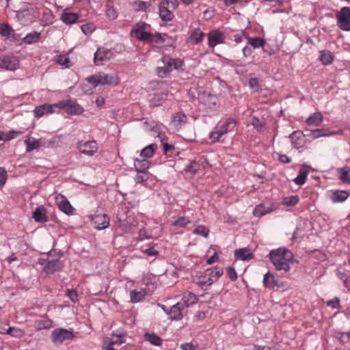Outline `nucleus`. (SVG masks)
<instances>
[{
    "mask_svg": "<svg viewBox=\"0 0 350 350\" xmlns=\"http://www.w3.org/2000/svg\"><path fill=\"white\" fill-rule=\"evenodd\" d=\"M172 70L167 66V64H163V66H159L157 68V75L159 77L163 78L167 77Z\"/></svg>",
    "mask_w": 350,
    "mask_h": 350,
    "instance_id": "603ef678",
    "label": "nucleus"
},
{
    "mask_svg": "<svg viewBox=\"0 0 350 350\" xmlns=\"http://www.w3.org/2000/svg\"><path fill=\"white\" fill-rule=\"evenodd\" d=\"M216 126L226 135L234 129L237 126V122L234 118H228L223 122H219Z\"/></svg>",
    "mask_w": 350,
    "mask_h": 350,
    "instance_id": "4be33fe9",
    "label": "nucleus"
},
{
    "mask_svg": "<svg viewBox=\"0 0 350 350\" xmlns=\"http://www.w3.org/2000/svg\"><path fill=\"white\" fill-rule=\"evenodd\" d=\"M262 282L264 286L268 288L273 289L275 288L280 287V286L278 284V280H277L275 275L271 273V272H267L264 275Z\"/></svg>",
    "mask_w": 350,
    "mask_h": 350,
    "instance_id": "b1692460",
    "label": "nucleus"
},
{
    "mask_svg": "<svg viewBox=\"0 0 350 350\" xmlns=\"http://www.w3.org/2000/svg\"><path fill=\"white\" fill-rule=\"evenodd\" d=\"M234 256L237 259L242 260H249L253 258V254L247 248H241L234 252Z\"/></svg>",
    "mask_w": 350,
    "mask_h": 350,
    "instance_id": "f704fd0d",
    "label": "nucleus"
},
{
    "mask_svg": "<svg viewBox=\"0 0 350 350\" xmlns=\"http://www.w3.org/2000/svg\"><path fill=\"white\" fill-rule=\"evenodd\" d=\"M337 24L338 27L346 31H350V8L343 7L336 14Z\"/></svg>",
    "mask_w": 350,
    "mask_h": 350,
    "instance_id": "9b49d317",
    "label": "nucleus"
},
{
    "mask_svg": "<svg viewBox=\"0 0 350 350\" xmlns=\"http://www.w3.org/2000/svg\"><path fill=\"white\" fill-rule=\"evenodd\" d=\"M158 133L157 137L159 138L161 142V146L163 148V152L165 154H167L171 150H174V146L168 142L169 139L165 133L159 131L157 125L154 126V133Z\"/></svg>",
    "mask_w": 350,
    "mask_h": 350,
    "instance_id": "aec40b11",
    "label": "nucleus"
},
{
    "mask_svg": "<svg viewBox=\"0 0 350 350\" xmlns=\"http://www.w3.org/2000/svg\"><path fill=\"white\" fill-rule=\"evenodd\" d=\"M55 62L59 65L69 67L70 60L66 55H58L56 57Z\"/></svg>",
    "mask_w": 350,
    "mask_h": 350,
    "instance_id": "4d7b16f0",
    "label": "nucleus"
},
{
    "mask_svg": "<svg viewBox=\"0 0 350 350\" xmlns=\"http://www.w3.org/2000/svg\"><path fill=\"white\" fill-rule=\"evenodd\" d=\"M106 14L110 20H114L117 18V12L112 6H107Z\"/></svg>",
    "mask_w": 350,
    "mask_h": 350,
    "instance_id": "13d9d810",
    "label": "nucleus"
},
{
    "mask_svg": "<svg viewBox=\"0 0 350 350\" xmlns=\"http://www.w3.org/2000/svg\"><path fill=\"white\" fill-rule=\"evenodd\" d=\"M7 172L3 167H0V188H1L6 183Z\"/></svg>",
    "mask_w": 350,
    "mask_h": 350,
    "instance_id": "e2e57ef3",
    "label": "nucleus"
},
{
    "mask_svg": "<svg viewBox=\"0 0 350 350\" xmlns=\"http://www.w3.org/2000/svg\"><path fill=\"white\" fill-rule=\"evenodd\" d=\"M12 28L7 24H0V34L3 36H9L12 31Z\"/></svg>",
    "mask_w": 350,
    "mask_h": 350,
    "instance_id": "6e6d98bb",
    "label": "nucleus"
},
{
    "mask_svg": "<svg viewBox=\"0 0 350 350\" xmlns=\"http://www.w3.org/2000/svg\"><path fill=\"white\" fill-rule=\"evenodd\" d=\"M187 121V116L182 112H177L172 115L171 124L176 129H179L186 124Z\"/></svg>",
    "mask_w": 350,
    "mask_h": 350,
    "instance_id": "393cba45",
    "label": "nucleus"
},
{
    "mask_svg": "<svg viewBox=\"0 0 350 350\" xmlns=\"http://www.w3.org/2000/svg\"><path fill=\"white\" fill-rule=\"evenodd\" d=\"M58 208L68 215H72L75 213V208L70 204L68 199L63 195L59 194L55 198Z\"/></svg>",
    "mask_w": 350,
    "mask_h": 350,
    "instance_id": "dca6fc26",
    "label": "nucleus"
},
{
    "mask_svg": "<svg viewBox=\"0 0 350 350\" xmlns=\"http://www.w3.org/2000/svg\"><path fill=\"white\" fill-rule=\"evenodd\" d=\"M223 273V269L219 267L208 269L200 275L196 276L194 282L202 288H206L216 282Z\"/></svg>",
    "mask_w": 350,
    "mask_h": 350,
    "instance_id": "f03ea898",
    "label": "nucleus"
},
{
    "mask_svg": "<svg viewBox=\"0 0 350 350\" xmlns=\"http://www.w3.org/2000/svg\"><path fill=\"white\" fill-rule=\"evenodd\" d=\"M5 334H9L15 338H22L25 332L21 329L10 327L5 330Z\"/></svg>",
    "mask_w": 350,
    "mask_h": 350,
    "instance_id": "de8ad7c7",
    "label": "nucleus"
},
{
    "mask_svg": "<svg viewBox=\"0 0 350 350\" xmlns=\"http://www.w3.org/2000/svg\"><path fill=\"white\" fill-rule=\"evenodd\" d=\"M198 299L196 295L191 292H186L183 294L182 298V303L187 309L189 306L193 305L197 301Z\"/></svg>",
    "mask_w": 350,
    "mask_h": 350,
    "instance_id": "72a5a7b5",
    "label": "nucleus"
},
{
    "mask_svg": "<svg viewBox=\"0 0 350 350\" xmlns=\"http://www.w3.org/2000/svg\"><path fill=\"white\" fill-rule=\"evenodd\" d=\"M323 121V116L321 112H315L310 115L306 120V123L308 126H319Z\"/></svg>",
    "mask_w": 350,
    "mask_h": 350,
    "instance_id": "c756f323",
    "label": "nucleus"
},
{
    "mask_svg": "<svg viewBox=\"0 0 350 350\" xmlns=\"http://www.w3.org/2000/svg\"><path fill=\"white\" fill-rule=\"evenodd\" d=\"M79 18L77 13L71 12L68 9H64L61 15V20L66 25H70L76 23Z\"/></svg>",
    "mask_w": 350,
    "mask_h": 350,
    "instance_id": "5701e85b",
    "label": "nucleus"
},
{
    "mask_svg": "<svg viewBox=\"0 0 350 350\" xmlns=\"http://www.w3.org/2000/svg\"><path fill=\"white\" fill-rule=\"evenodd\" d=\"M247 43L254 49L262 47L266 43L264 39L258 37H247Z\"/></svg>",
    "mask_w": 350,
    "mask_h": 350,
    "instance_id": "c03bdc74",
    "label": "nucleus"
},
{
    "mask_svg": "<svg viewBox=\"0 0 350 350\" xmlns=\"http://www.w3.org/2000/svg\"><path fill=\"white\" fill-rule=\"evenodd\" d=\"M162 62L163 64H167L170 70H172L173 68L178 69L183 66V61L180 59H172L168 56H163L162 57Z\"/></svg>",
    "mask_w": 350,
    "mask_h": 350,
    "instance_id": "2f4dec72",
    "label": "nucleus"
},
{
    "mask_svg": "<svg viewBox=\"0 0 350 350\" xmlns=\"http://www.w3.org/2000/svg\"><path fill=\"white\" fill-rule=\"evenodd\" d=\"M66 295L72 302L75 303L78 301V293L76 290H68Z\"/></svg>",
    "mask_w": 350,
    "mask_h": 350,
    "instance_id": "0e129e2a",
    "label": "nucleus"
},
{
    "mask_svg": "<svg viewBox=\"0 0 350 350\" xmlns=\"http://www.w3.org/2000/svg\"><path fill=\"white\" fill-rule=\"evenodd\" d=\"M75 337V334L72 330L64 328L55 329L51 333L52 341L56 345L62 344L68 340H72Z\"/></svg>",
    "mask_w": 350,
    "mask_h": 350,
    "instance_id": "1a4fd4ad",
    "label": "nucleus"
},
{
    "mask_svg": "<svg viewBox=\"0 0 350 350\" xmlns=\"http://www.w3.org/2000/svg\"><path fill=\"white\" fill-rule=\"evenodd\" d=\"M150 164V161L146 159H137L134 162L135 167L137 172H147Z\"/></svg>",
    "mask_w": 350,
    "mask_h": 350,
    "instance_id": "58836bf2",
    "label": "nucleus"
},
{
    "mask_svg": "<svg viewBox=\"0 0 350 350\" xmlns=\"http://www.w3.org/2000/svg\"><path fill=\"white\" fill-rule=\"evenodd\" d=\"M39 262L43 265L44 271L48 274H51L56 271H59L64 267L62 262L59 258H52V252H49V254L47 255L46 260L44 258H40Z\"/></svg>",
    "mask_w": 350,
    "mask_h": 350,
    "instance_id": "39448f33",
    "label": "nucleus"
},
{
    "mask_svg": "<svg viewBox=\"0 0 350 350\" xmlns=\"http://www.w3.org/2000/svg\"><path fill=\"white\" fill-rule=\"evenodd\" d=\"M191 223V221L189 217L185 216H178L177 217H173V220L171 221V226L174 227L176 230L185 228L188 224Z\"/></svg>",
    "mask_w": 350,
    "mask_h": 350,
    "instance_id": "c85d7f7f",
    "label": "nucleus"
},
{
    "mask_svg": "<svg viewBox=\"0 0 350 350\" xmlns=\"http://www.w3.org/2000/svg\"><path fill=\"white\" fill-rule=\"evenodd\" d=\"M319 59L324 65H329L334 61V56L332 53L327 50L321 51Z\"/></svg>",
    "mask_w": 350,
    "mask_h": 350,
    "instance_id": "79ce46f5",
    "label": "nucleus"
},
{
    "mask_svg": "<svg viewBox=\"0 0 350 350\" xmlns=\"http://www.w3.org/2000/svg\"><path fill=\"white\" fill-rule=\"evenodd\" d=\"M113 56L112 49L98 47L94 55V63L96 66L103 65L105 62L110 60Z\"/></svg>",
    "mask_w": 350,
    "mask_h": 350,
    "instance_id": "ddd939ff",
    "label": "nucleus"
},
{
    "mask_svg": "<svg viewBox=\"0 0 350 350\" xmlns=\"http://www.w3.org/2000/svg\"><path fill=\"white\" fill-rule=\"evenodd\" d=\"M308 175V170L305 167H301L294 182L298 185H302L306 183Z\"/></svg>",
    "mask_w": 350,
    "mask_h": 350,
    "instance_id": "a19ab883",
    "label": "nucleus"
},
{
    "mask_svg": "<svg viewBox=\"0 0 350 350\" xmlns=\"http://www.w3.org/2000/svg\"><path fill=\"white\" fill-rule=\"evenodd\" d=\"M92 221L98 230L107 228L109 225V218L106 214H98L92 217Z\"/></svg>",
    "mask_w": 350,
    "mask_h": 350,
    "instance_id": "412c9836",
    "label": "nucleus"
},
{
    "mask_svg": "<svg viewBox=\"0 0 350 350\" xmlns=\"http://www.w3.org/2000/svg\"><path fill=\"white\" fill-rule=\"evenodd\" d=\"M81 29L84 34L88 35L91 34L96 29V27L94 24L90 23L82 25L81 26Z\"/></svg>",
    "mask_w": 350,
    "mask_h": 350,
    "instance_id": "864d4df0",
    "label": "nucleus"
},
{
    "mask_svg": "<svg viewBox=\"0 0 350 350\" xmlns=\"http://www.w3.org/2000/svg\"><path fill=\"white\" fill-rule=\"evenodd\" d=\"M251 124L254 126L255 129L258 131L260 132L265 128V124L263 121H261L257 117H253L251 120Z\"/></svg>",
    "mask_w": 350,
    "mask_h": 350,
    "instance_id": "3c124183",
    "label": "nucleus"
},
{
    "mask_svg": "<svg viewBox=\"0 0 350 350\" xmlns=\"http://www.w3.org/2000/svg\"><path fill=\"white\" fill-rule=\"evenodd\" d=\"M306 132H309V133L306 134L305 135L308 136L312 139H317L321 137H326L332 135H335L336 132H329L326 129H315V130H306Z\"/></svg>",
    "mask_w": 350,
    "mask_h": 350,
    "instance_id": "7c9ffc66",
    "label": "nucleus"
},
{
    "mask_svg": "<svg viewBox=\"0 0 350 350\" xmlns=\"http://www.w3.org/2000/svg\"><path fill=\"white\" fill-rule=\"evenodd\" d=\"M209 232V229L204 225L198 226L193 230V234L201 235L205 238L208 237Z\"/></svg>",
    "mask_w": 350,
    "mask_h": 350,
    "instance_id": "09e8293b",
    "label": "nucleus"
},
{
    "mask_svg": "<svg viewBox=\"0 0 350 350\" xmlns=\"http://www.w3.org/2000/svg\"><path fill=\"white\" fill-rule=\"evenodd\" d=\"M205 36V33L200 28H194L191 30L186 42L191 45H197L203 41Z\"/></svg>",
    "mask_w": 350,
    "mask_h": 350,
    "instance_id": "a211bd4d",
    "label": "nucleus"
},
{
    "mask_svg": "<svg viewBox=\"0 0 350 350\" xmlns=\"http://www.w3.org/2000/svg\"><path fill=\"white\" fill-rule=\"evenodd\" d=\"M180 348L182 350H196V346L191 342H187L180 345Z\"/></svg>",
    "mask_w": 350,
    "mask_h": 350,
    "instance_id": "774afa93",
    "label": "nucleus"
},
{
    "mask_svg": "<svg viewBox=\"0 0 350 350\" xmlns=\"http://www.w3.org/2000/svg\"><path fill=\"white\" fill-rule=\"evenodd\" d=\"M39 16V12L36 7L20 10L16 13V17L23 25H29L32 23Z\"/></svg>",
    "mask_w": 350,
    "mask_h": 350,
    "instance_id": "423d86ee",
    "label": "nucleus"
},
{
    "mask_svg": "<svg viewBox=\"0 0 350 350\" xmlns=\"http://www.w3.org/2000/svg\"><path fill=\"white\" fill-rule=\"evenodd\" d=\"M131 5L135 12H145L148 8L151 6V3L136 0L131 3Z\"/></svg>",
    "mask_w": 350,
    "mask_h": 350,
    "instance_id": "c9c22d12",
    "label": "nucleus"
},
{
    "mask_svg": "<svg viewBox=\"0 0 350 350\" xmlns=\"http://www.w3.org/2000/svg\"><path fill=\"white\" fill-rule=\"evenodd\" d=\"M150 25L144 22L137 23L131 31V36L142 41H148L152 37Z\"/></svg>",
    "mask_w": 350,
    "mask_h": 350,
    "instance_id": "0eeeda50",
    "label": "nucleus"
},
{
    "mask_svg": "<svg viewBox=\"0 0 350 350\" xmlns=\"http://www.w3.org/2000/svg\"><path fill=\"white\" fill-rule=\"evenodd\" d=\"M350 168L348 166H345L337 170V173L339 179L345 183L350 185Z\"/></svg>",
    "mask_w": 350,
    "mask_h": 350,
    "instance_id": "e433bc0d",
    "label": "nucleus"
},
{
    "mask_svg": "<svg viewBox=\"0 0 350 350\" xmlns=\"http://www.w3.org/2000/svg\"><path fill=\"white\" fill-rule=\"evenodd\" d=\"M273 209L274 208L272 204H260L254 208L253 215L256 217H260L271 213Z\"/></svg>",
    "mask_w": 350,
    "mask_h": 350,
    "instance_id": "a878e982",
    "label": "nucleus"
},
{
    "mask_svg": "<svg viewBox=\"0 0 350 350\" xmlns=\"http://www.w3.org/2000/svg\"><path fill=\"white\" fill-rule=\"evenodd\" d=\"M146 295V292L144 291H137L136 290H133L130 293L131 301L133 303H137L142 300Z\"/></svg>",
    "mask_w": 350,
    "mask_h": 350,
    "instance_id": "49530a36",
    "label": "nucleus"
},
{
    "mask_svg": "<svg viewBox=\"0 0 350 350\" xmlns=\"http://www.w3.org/2000/svg\"><path fill=\"white\" fill-rule=\"evenodd\" d=\"M57 109H65L70 116H79L83 113L84 109L75 100H62L56 103Z\"/></svg>",
    "mask_w": 350,
    "mask_h": 350,
    "instance_id": "20e7f679",
    "label": "nucleus"
},
{
    "mask_svg": "<svg viewBox=\"0 0 350 350\" xmlns=\"http://www.w3.org/2000/svg\"><path fill=\"white\" fill-rule=\"evenodd\" d=\"M211 250H214V252H213V254L206 260L207 265H212L214 262H217L219 260V256H218L217 252L214 248V246H213V245L211 246V247L209 248V250H208L207 252L210 253Z\"/></svg>",
    "mask_w": 350,
    "mask_h": 350,
    "instance_id": "5fc2aeb1",
    "label": "nucleus"
},
{
    "mask_svg": "<svg viewBox=\"0 0 350 350\" xmlns=\"http://www.w3.org/2000/svg\"><path fill=\"white\" fill-rule=\"evenodd\" d=\"M208 45L210 48L213 49L219 44H224L225 42L224 33L219 29L211 31L208 35Z\"/></svg>",
    "mask_w": 350,
    "mask_h": 350,
    "instance_id": "2eb2a0df",
    "label": "nucleus"
},
{
    "mask_svg": "<svg viewBox=\"0 0 350 350\" xmlns=\"http://www.w3.org/2000/svg\"><path fill=\"white\" fill-rule=\"evenodd\" d=\"M299 201L298 196H286L282 198L281 204L286 206H294L299 203Z\"/></svg>",
    "mask_w": 350,
    "mask_h": 350,
    "instance_id": "37998d69",
    "label": "nucleus"
},
{
    "mask_svg": "<svg viewBox=\"0 0 350 350\" xmlns=\"http://www.w3.org/2000/svg\"><path fill=\"white\" fill-rule=\"evenodd\" d=\"M33 327L37 330L47 329L52 327V321L46 315L33 321Z\"/></svg>",
    "mask_w": 350,
    "mask_h": 350,
    "instance_id": "bb28decb",
    "label": "nucleus"
},
{
    "mask_svg": "<svg viewBox=\"0 0 350 350\" xmlns=\"http://www.w3.org/2000/svg\"><path fill=\"white\" fill-rule=\"evenodd\" d=\"M159 2V14L161 19L164 22L172 21L174 17L171 8H174L175 5L174 2L169 0H157Z\"/></svg>",
    "mask_w": 350,
    "mask_h": 350,
    "instance_id": "6e6552de",
    "label": "nucleus"
},
{
    "mask_svg": "<svg viewBox=\"0 0 350 350\" xmlns=\"http://www.w3.org/2000/svg\"><path fill=\"white\" fill-rule=\"evenodd\" d=\"M167 38V34L161 35L160 33H154V43L158 44V47H161L159 44H163Z\"/></svg>",
    "mask_w": 350,
    "mask_h": 350,
    "instance_id": "052dcab7",
    "label": "nucleus"
},
{
    "mask_svg": "<svg viewBox=\"0 0 350 350\" xmlns=\"http://www.w3.org/2000/svg\"><path fill=\"white\" fill-rule=\"evenodd\" d=\"M327 305L332 308H338L340 307V300L336 297L332 300H329L327 302Z\"/></svg>",
    "mask_w": 350,
    "mask_h": 350,
    "instance_id": "338daca9",
    "label": "nucleus"
},
{
    "mask_svg": "<svg viewBox=\"0 0 350 350\" xmlns=\"http://www.w3.org/2000/svg\"><path fill=\"white\" fill-rule=\"evenodd\" d=\"M224 135L223 132L216 126L215 129L209 133V139L212 143L224 142V139H222Z\"/></svg>",
    "mask_w": 350,
    "mask_h": 350,
    "instance_id": "ea45409f",
    "label": "nucleus"
},
{
    "mask_svg": "<svg viewBox=\"0 0 350 350\" xmlns=\"http://www.w3.org/2000/svg\"><path fill=\"white\" fill-rule=\"evenodd\" d=\"M87 81H88V83H91L94 87L98 85H116L120 83V80L117 75H110L104 72H100L96 75H91L88 77Z\"/></svg>",
    "mask_w": 350,
    "mask_h": 350,
    "instance_id": "7ed1b4c3",
    "label": "nucleus"
},
{
    "mask_svg": "<svg viewBox=\"0 0 350 350\" xmlns=\"http://www.w3.org/2000/svg\"><path fill=\"white\" fill-rule=\"evenodd\" d=\"M19 60L15 56H0V68L6 70H15L19 67Z\"/></svg>",
    "mask_w": 350,
    "mask_h": 350,
    "instance_id": "4468645a",
    "label": "nucleus"
},
{
    "mask_svg": "<svg viewBox=\"0 0 350 350\" xmlns=\"http://www.w3.org/2000/svg\"><path fill=\"white\" fill-rule=\"evenodd\" d=\"M349 193L346 191H336L331 196V200L334 203L342 202L347 199Z\"/></svg>",
    "mask_w": 350,
    "mask_h": 350,
    "instance_id": "4c0bfd02",
    "label": "nucleus"
},
{
    "mask_svg": "<svg viewBox=\"0 0 350 350\" xmlns=\"http://www.w3.org/2000/svg\"><path fill=\"white\" fill-rule=\"evenodd\" d=\"M26 145V152H29L33 150L38 149L40 147H53L55 141L46 140L44 138H29L25 140Z\"/></svg>",
    "mask_w": 350,
    "mask_h": 350,
    "instance_id": "9d476101",
    "label": "nucleus"
},
{
    "mask_svg": "<svg viewBox=\"0 0 350 350\" xmlns=\"http://www.w3.org/2000/svg\"><path fill=\"white\" fill-rule=\"evenodd\" d=\"M41 39V33L38 31H32L23 38V41L26 44H32L38 42Z\"/></svg>",
    "mask_w": 350,
    "mask_h": 350,
    "instance_id": "473e14b6",
    "label": "nucleus"
},
{
    "mask_svg": "<svg viewBox=\"0 0 350 350\" xmlns=\"http://www.w3.org/2000/svg\"><path fill=\"white\" fill-rule=\"evenodd\" d=\"M32 217L40 223L47 221L46 209L43 206H40L33 212Z\"/></svg>",
    "mask_w": 350,
    "mask_h": 350,
    "instance_id": "cd10ccee",
    "label": "nucleus"
},
{
    "mask_svg": "<svg viewBox=\"0 0 350 350\" xmlns=\"http://www.w3.org/2000/svg\"><path fill=\"white\" fill-rule=\"evenodd\" d=\"M78 148L81 152L88 156L94 155L98 150V144L94 140L81 142Z\"/></svg>",
    "mask_w": 350,
    "mask_h": 350,
    "instance_id": "f3484780",
    "label": "nucleus"
},
{
    "mask_svg": "<svg viewBox=\"0 0 350 350\" xmlns=\"http://www.w3.org/2000/svg\"><path fill=\"white\" fill-rule=\"evenodd\" d=\"M248 84L250 88L254 90L256 92H258L260 90L258 80L256 78L250 79Z\"/></svg>",
    "mask_w": 350,
    "mask_h": 350,
    "instance_id": "bf43d9fd",
    "label": "nucleus"
},
{
    "mask_svg": "<svg viewBox=\"0 0 350 350\" xmlns=\"http://www.w3.org/2000/svg\"><path fill=\"white\" fill-rule=\"evenodd\" d=\"M157 306L163 309L165 312H166L170 316V319L174 320L181 319L184 314L186 312V308H185L182 302H178L174 306H172L169 311L167 310L166 306L163 304H158Z\"/></svg>",
    "mask_w": 350,
    "mask_h": 350,
    "instance_id": "f8f14e48",
    "label": "nucleus"
},
{
    "mask_svg": "<svg viewBox=\"0 0 350 350\" xmlns=\"http://www.w3.org/2000/svg\"><path fill=\"white\" fill-rule=\"evenodd\" d=\"M139 174L136 176L137 183H142L146 181L149 178V174L147 172H138Z\"/></svg>",
    "mask_w": 350,
    "mask_h": 350,
    "instance_id": "680f3d73",
    "label": "nucleus"
},
{
    "mask_svg": "<svg viewBox=\"0 0 350 350\" xmlns=\"http://www.w3.org/2000/svg\"><path fill=\"white\" fill-rule=\"evenodd\" d=\"M21 131H10L8 133L0 132V140L1 141H10L15 138L17 135L22 134Z\"/></svg>",
    "mask_w": 350,
    "mask_h": 350,
    "instance_id": "a18cd8bd",
    "label": "nucleus"
},
{
    "mask_svg": "<svg viewBox=\"0 0 350 350\" xmlns=\"http://www.w3.org/2000/svg\"><path fill=\"white\" fill-rule=\"evenodd\" d=\"M271 262L278 271L288 272L290 265L294 262V255L291 250L286 247H279L273 250L269 253Z\"/></svg>",
    "mask_w": 350,
    "mask_h": 350,
    "instance_id": "f257e3e1",
    "label": "nucleus"
},
{
    "mask_svg": "<svg viewBox=\"0 0 350 350\" xmlns=\"http://www.w3.org/2000/svg\"><path fill=\"white\" fill-rule=\"evenodd\" d=\"M227 274L232 281H235L237 279V272L235 269L232 267H230L227 269Z\"/></svg>",
    "mask_w": 350,
    "mask_h": 350,
    "instance_id": "69168bd1",
    "label": "nucleus"
},
{
    "mask_svg": "<svg viewBox=\"0 0 350 350\" xmlns=\"http://www.w3.org/2000/svg\"><path fill=\"white\" fill-rule=\"evenodd\" d=\"M57 108L56 103L48 104L45 103L39 106H37L33 110L34 116L37 118H40L43 116L49 113H53L55 112V109Z\"/></svg>",
    "mask_w": 350,
    "mask_h": 350,
    "instance_id": "6ab92c4d",
    "label": "nucleus"
},
{
    "mask_svg": "<svg viewBox=\"0 0 350 350\" xmlns=\"http://www.w3.org/2000/svg\"><path fill=\"white\" fill-rule=\"evenodd\" d=\"M140 155L142 159H148V158H151L153 155V144H151L142 149Z\"/></svg>",
    "mask_w": 350,
    "mask_h": 350,
    "instance_id": "8fccbe9b",
    "label": "nucleus"
}]
</instances>
